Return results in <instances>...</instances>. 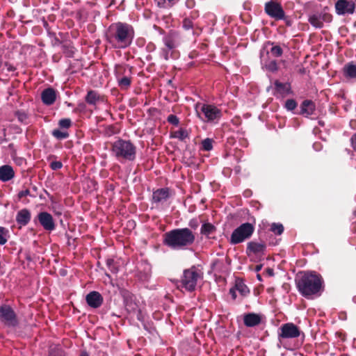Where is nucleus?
Wrapping results in <instances>:
<instances>
[{
	"mask_svg": "<svg viewBox=\"0 0 356 356\" xmlns=\"http://www.w3.org/2000/svg\"><path fill=\"white\" fill-rule=\"evenodd\" d=\"M106 37L112 47L124 49L131 44L134 38V31L128 24L117 22L109 26Z\"/></svg>",
	"mask_w": 356,
	"mask_h": 356,
	"instance_id": "nucleus-1",
	"label": "nucleus"
},
{
	"mask_svg": "<svg viewBox=\"0 0 356 356\" xmlns=\"http://www.w3.org/2000/svg\"><path fill=\"white\" fill-rule=\"evenodd\" d=\"M195 240V234L189 228H177L165 232L163 244L172 250H186Z\"/></svg>",
	"mask_w": 356,
	"mask_h": 356,
	"instance_id": "nucleus-2",
	"label": "nucleus"
},
{
	"mask_svg": "<svg viewBox=\"0 0 356 356\" xmlns=\"http://www.w3.org/2000/svg\"><path fill=\"white\" fill-rule=\"evenodd\" d=\"M296 283L300 294L309 299L321 291L323 280L321 277L316 273L308 272L298 275Z\"/></svg>",
	"mask_w": 356,
	"mask_h": 356,
	"instance_id": "nucleus-3",
	"label": "nucleus"
},
{
	"mask_svg": "<svg viewBox=\"0 0 356 356\" xmlns=\"http://www.w3.org/2000/svg\"><path fill=\"white\" fill-rule=\"evenodd\" d=\"M111 151L118 161H133L136 157V147L130 140H117L112 144Z\"/></svg>",
	"mask_w": 356,
	"mask_h": 356,
	"instance_id": "nucleus-4",
	"label": "nucleus"
},
{
	"mask_svg": "<svg viewBox=\"0 0 356 356\" xmlns=\"http://www.w3.org/2000/svg\"><path fill=\"white\" fill-rule=\"evenodd\" d=\"M202 278V273L195 266L184 270L181 277V286L188 291L195 289L199 280Z\"/></svg>",
	"mask_w": 356,
	"mask_h": 356,
	"instance_id": "nucleus-5",
	"label": "nucleus"
},
{
	"mask_svg": "<svg viewBox=\"0 0 356 356\" xmlns=\"http://www.w3.org/2000/svg\"><path fill=\"white\" fill-rule=\"evenodd\" d=\"M254 231V227L250 222L241 224L232 233L229 242L231 244H238L250 238Z\"/></svg>",
	"mask_w": 356,
	"mask_h": 356,
	"instance_id": "nucleus-6",
	"label": "nucleus"
},
{
	"mask_svg": "<svg viewBox=\"0 0 356 356\" xmlns=\"http://www.w3.org/2000/svg\"><path fill=\"white\" fill-rule=\"evenodd\" d=\"M200 111L204 115L202 120L207 122H218L222 116L221 111L211 104H202Z\"/></svg>",
	"mask_w": 356,
	"mask_h": 356,
	"instance_id": "nucleus-7",
	"label": "nucleus"
},
{
	"mask_svg": "<svg viewBox=\"0 0 356 356\" xmlns=\"http://www.w3.org/2000/svg\"><path fill=\"white\" fill-rule=\"evenodd\" d=\"M131 68L125 67L120 65L115 68V76L118 81L119 87L121 89H127L131 82V78L130 76Z\"/></svg>",
	"mask_w": 356,
	"mask_h": 356,
	"instance_id": "nucleus-8",
	"label": "nucleus"
},
{
	"mask_svg": "<svg viewBox=\"0 0 356 356\" xmlns=\"http://www.w3.org/2000/svg\"><path fill=\"white\" fill-rule=\"evenodd\" d=\"M0 320L8 327H16L18 321L13 309L8 305L0 307Z\"/></svg>",
	"mask_w": 356,
	"mask_h": 356,
	"instance_id": "nucleus-9",
	"label": "nucleus"
},
{
	"mask_svg": "<svg viewBox=\"0 0 356 356\" xmlns=\"http://www.w3.org/2000/svg\"><path fill=\"white\" fill-rule=\"evenodd\" d=\"M265 13L275 20L285 19V13L281 5L274 1H270L265 3Z\"/></svg>",
	"mask_w": 356,
	"mask_h": 356,
	"instance_id": "nucleus-10",
	"label": "nucleus"
},
{
	"mask_svg": "<svg viewBox=\"0 0 356 356\" xmlns=\"http://www.w3.org/2000/svg\"><path fill=\"white\" fill-rule=\"evenodd\" d=\"M308 21L314 28L321 29L324 22L332 21V15L327 13H316L309 16Z\"/></svg>",
	"mask_w": 356,
	"mask_h": 356,
	"instance_id": "nucleus-11",
	"label": "nucleus"
},
{
	"mask_svg": "<svg viewBox=\"0 0 356 356\" xmlns=\"http://www.w3.org/2000/svg\"><path fill=\"white\" fill-rule=\"evenodd\" d=\"M281 332L279 337L283 339L296 338L300 336L299 328L292 323H288L282 325L280 327Z\"/></svg>",
	"mask_w": 356,
	"mask_h": 356,
	"instance_id": "nucleus-12",
	"label": "nucleus"
},
{
	"mask_svg": "<svg viewBox=\"0 0 356 356\" xmlns=\"http://www.w3.org/2000/svg\"><path fill=\"white\" fill-rule=\"evenodd\" d=\"M355 8L353 0H338L335 3L336 12L339 15L353 14Z\"/></svg>",
	"mask_w": 356,
	"mask_h": 356,
	"instance_id": "nucleus-13",
	"label": "nucleus"
},
{
	"mask_svg": "<svg viewBox=\"0 0 356 356\" xmlns=\"http://www.w3.org/2000/svg\"><path fill=\"white\" fill-rule=\"evenodd\" d=\"M163 42L165 48L162 49L161 55L165 60H168L170 51L177 47L176 38L173 35H168L163 37Z\"/></svg>",
	"mask_w": 356,
	"mask_h": 356,
	"instance_id": "nucleus-14",
	"label": "nucleus"
},
{
	"mask_svg": "<svg viewBox=\"0 0 356 356\" xmlns=\"http://www.w3.org/2000/svg\"><path fill=\"white\" fill-rule=\"evenodd\" d=\"M38 220L42 227L47 231H52L55 229V223L52 216L46 211L38 213Z\"/></svg>",
	"mask_w": 356,
	"mask_h": 356,
	"instance_id": "nucleus-15",
	"label": "nucleus"
},
{
	"mask_svg": "<svg viewBox=\"0 0 356 356\" xmlns=\"http://www.w3.org/2000/svg\"><path fill=\"white\" fill-rule=\"evenodd\" d=\"M88 305L92 308L99 307L102 302L103 298L101 294L97 291L90 292L86 297Z\"/></svg>",
	"mask_w": 356,
	"mask_h": 356,
	"instance_id": "nucleus-16",
	"label": "nucleus"
},
{
	"mask_svg": "<svg viewBox=\"0 0 356 356\" xmlns=\"http://www.w3.org/2000/svg\"><path fill=\"white\" fill-rule=\"evenodd\" d=\"M56 91L52 88L44 89L41 93V99L44 104L52 105L56 99Z\"/></svg>",
	"mask_w": 356,
	"mask_h": 356,
	"instance_id": "nucleus-17",
	"label": "nucleus"
},
{
	"mask_svg": "<svg viewBox=\"0 0 356 356\" xmlns=\"http://www.w3.org/2000/svg\"><path fill=\"white\" fill-rule=\"evenodd\" d=\"M170 197V190L168 188H159L152 194V201L156 204L165 202Z\"/></svg>",
	"mask_w": 356,
	"mask_h": 356,
	"instance_id": "nucleus-18",
	"label": "nucleus"
},
{
	"mask_svg": "<svg viewBox=\"0 0 356 356\" xmlns=\"http://www.w3.org/2000/svg\"><path fill=\"white\" fill-rule=\"evenodd\" d=\"M266 249V245L264 243H257L250 241L247 245L246 252L248 255L250 254H260L263 253Z\"/></svg>",
	"mask_w": 356,
	"mask_h": 356,
	"instance_id": "nucleus-19",
	"label": "nucleus"
},
{
	"mask_svg": "<svg viewBox=\"0 0 356 356\" xmlns=\"http://www.w3.org/2000/svg\"><path fill=\"white\" fill-rule=\"evenodd\" d=\"M15 176L13 168L8 165H4L0 167V180L8 181L12 179Z\"/></svg>",
	"mask_w": 356,
	"mask_h": 356,
	"instance_id": "nucleus-20",
	"label": "nucleus"
},
{
	"mask_svg": "<svg viewBox=\"0 0 356 356\" xmlns=\"http://www.w3.org/2000/svg\"><path fill=\"white\" fill-rule=\"evenodd\" d=\"M31 220V213L26 209L19 211L16 216L17 222L22 226L26 225Z\"/></svg>",
	"mask_w": 356,
	"mask_h": 356,
	"instance_id": "nucleus-21",
	"label": "nucleus"
},
{
	"mask_svg": "<svg viewBox=\"0 0 356 356\" xmlns=\"http://www.w3.org/2000/svg\"><path fill=\"white\" fill-rule=\"evenodd\" d=\"M314 110V103L311 100L303 101L300 106V113L306 117L312 115Z\"/></svg>",
	"mask_w": 356,
	"mask_h": 356,
	"instance_id": "nucleus-22",
	"label": "nucleus"
},
{
	"mask_svg": "<svg viewBox=\"0 0 356 356\" xmlns=\"http://www.w3.org/2000/svg\"><path fill=\"white\" fill-rule=\"evenodd\" d=\"M244 324L247 327H254L261 322L260 316L254 313H250L244 316Z\"/></svg>",
	"mask_w": 356,
	"mask_h": 356,
	"instance_id": "nucleus-23",
	"label": "nucleus"
},
{
	"mask_svg": "<svg viewBox=\"0 0 356 356\" xmlns=\"http://www.w3.org/2000/svg\"><path fill=\"white\" fill-rule=\"evenodd\" d=\"M344 76L348 79H356V65L349 63L344 65L343 68Z\"/></svg>",
	"mask_w": 356,
	"mask_h": 356,
	"instance_id": "nucleus-24",
	"label": "nucleus"
},
{
	"mask_svg": "<svg viewBox=\"0 0 356 356\" xmlns=\"http://www.w3.org/2000/svg\"><path fill=\"white\" fill-rule=\"evenodd\" d=\"M85 100L88 104L95 106L101 100V96L96 91L89 90Z\"/></svg>",
	"mask_w": 356,
	"mask_h": 356,
	"instance_id": "nucleus-25",
	"label": "nucleus"
},
{
	"mask_svg": "<svg viewBox=\"0 0 356 356\" xmlns=\"http://www.w3.org/2000/svg\"><path fill=\"white\" fill-rule=\"evenodd\" d=\"M216 230V227L211 223H204L201 227V234L207 236H209Z\"/></svg>",
	"mask_w": 356,
	"mask_h": 356,
	"instance_id": "nucleus-26",
	"label": "nucleus"
},
{
	"mask_svg": "<svg viewBox=\"0 0 356 356\" xmlns=\"http://www.w3.org/2000/svg\"><path fill=\"white\" fill-rule=\"evenodd\" d=\"M275 86L276 90L281 94L288 92L290 89V86L289 83H283L280 82L279 81H276L275 82Z\"/></svg>",
	"mask_w": 356,
	"mask_h": 356,
	"instance_id": "nucleus-27",
	"label": "nucleus"
},
{
	"mask_svg": "<svg viewBox=\"0 0 356 356\" xmlns=\"http://www.w3.org/2000/svg\"><path fill=\"white\" fill-rule=\"evenodd\" d=\"M264 65L265 68L269 72H275L277 71V70H278L277 63L276 60H275L265 61L264 63Z\"/></svg>",
	"mask_w": 356,
	"mask_h": 356,
	"instance_id": "nucleus-28",
	"label": "nucleus"
},
{
	"mask_svg": "<svg viewBox=\"0 0 356 356\" xmlns=\"http://www.w3.org/2000/svg\"><path fill=\"white\" fill-rule=\"evenodd\" d=\"M157 5L160 8L171 7L177 3L179 0H156Z\"/></svg>",
	"mask_w": 356,
	"mask_h": 356,
	"instance_id": "nucleus-29",
	"label": "nucleus"
},
{
	"mask_svg": "<svg viewBox=\"0 0 356 356\" xmlns=\"http://www.w3.org/2000/svg\"><path fill=\"white\" fill-rule=\"evenodd\" d=\"M173 137L184 140L188 137V133L186 129H180L173 133Z\"/></svg>",
	"mask_w": 356,
	"mask_h": 356,
	"instance_id": "nucleus-30",
	"label": "nucleus"
},
{
	"mask_svg": "<svg viewBox=\"0 0 356 356\" xmlns=\"http://www.w3.org/2000/svg\"><path fill=\"white\" fill-rule=\"evenodd\" d=\"M270 230L277 235H280L284 232V227L282 224L273 223Z\"/></svg>",
	"mask_w": 356,
	"mask_h": 356,
	"instance_id": "nucleus-31",
	"label": "nucleus"
},
{
	"mask_svg": "<svg viewBox=\"0 0 356 356\" xmlns=\"http://www.w3.org/2000/svg\"><path fill=\"white\" fill-rule=\"evenodd\" d=\"M271 54L275 57H280L283 54V50L279 45H274L270 50Z\"/></svg>",
	"mask_w": 356,
	"mask_h": 356,
	"instance_id": "nucleus-32",
	"label": "nucleus"
},
{
	"mask_svg": "<svg viewBox=\"0 0 356 356\" xmlns=\"http://www.w3.org/2000/svg\"><path fill=\"white\" fill-rule=\"evenodd\" d=\"M236 290L238 291L242 296H245L249 293L248 288L243 283H236Z\"/></svg>",
	"mask_w": 356,
	"mask_h": 356,
	"instance_id": "nucleus-33",
	"label": "nucleus"
},
{
	"mask_svg": "<svg viewBox=\"0 0 356 356\" xmlns=\"http://www.w3.org/2000/svg\"><path fill=\"white\" fill-rule=\"evenodd\" d=\"M202 149L205 151H210L213 148V140L210 138H206L202 142Z\"/></svg>",
	"mask_w": 356,
	"mask_h": 356,
	"instance_id": "nucleus-34",
	"label": "nucleus"
},
{
	"mask_svg": "<svg viewBox=\"0 0 356 356\" xmlns=\"http://www.w3.org/2000/svg\"><path fill=\"white\" fill-rule=\"evenodd\" d=\"M53 136L57 139L61 140L68 137V134L66 131H62L59 129H55L52 132Z\"/></svg>",
	"mask_w": 356,
	"mask_h": 356,
	"instance_id": "nucleus-35",
	"label": "nucleus"
},
{
	"mask_svg": "<svg viewBox=\"0 0 356 356\" xmlns=\"http://www.w3.org/2000/svg\"><path fill=\"white\" fill-rule=\"evenodd\" d=\"M182 27L186 31L192 30L193 29V22L189 18H185L182 22Z\"/></svg>",
	"mask_w": 356,
	"mask_h": 356,
	"instance_id": "nucleus-36",
	"label": "nucleus"
},
{
	"mask_svg": "<svg viewBox=\"0 0 356 356\" xmlns=\"http://www.w3.org/2000/svg\"><path fill=\"white\" fill-rule=\"evenodd\" d=\"M296 106H297V103L294 99H287L286 101L285 108L288 111H293L296 108Z\"/></svg>",
	"mask_w": 356,
	"mask_h": 356,
	"instance_id": "nucleus-37",
	"label": "nucleus"
},
{
	"mask_svg": "<svg viewBox=\"0 0 356 356\" xmlns=\"http://www.w3.org/2000/svg\"><path fill=\"white\" fill-rule=\"evenodd\" d=\"M72 122L70 119L68 118H63L61 119L58 124L61 128L68 129L71 126Z\"/></svg>",
	"mask_w": 356,
	"mask_h": 356,
	"instance_id": "nucleus-38",
	"label": "nucleus"
},
{
	"mask_svg": "<svg viewBox=\"0 0 356 356\" xmlns=\"http://www.w3.org/2000/svg\"><path fill=\"white\" fill-rule=\"evenodd\" d=\"M167 121L173 125L177 126L179 123V118L175 115H170L167 118Z\"/></svg>",
	"mask_w": 356,
	"mask_h": 356,
	"instance_id": "nucleus-39",
	"label": "nucleus"
},
{
	"mask_svg": "<svg viewBox=\"0 0 356 356\" xmlns=\"http://www.w3.org/2000/svg\"><path fill=\"white\" fill-rule=\"evenodd\" d=\"M5 228L0 227V245H4L7 241V239L5 237Z\"/></svg>",
	"mask_w": 356,
	"mask_h": 356,
	"instance_id": "nucleus-40",
	"label": "nucleus"
},
{
	"mask_svg": "<svg viewBox=\"0 0 356 356\" xmlns=\"http://www.w3.org/2000/svg\"><path fill=\"white\" fill-rule=\"evenodd\" d=\"M50 167L53 170H56L63 167V163L58 161H52L50 164Z\"/></svg>",
	"mask_w": 356,
	"mask_h": 356,
	"instance_id": "nucleus-41",
	"label": "nucleus"
},
{
	"mask_svg": "<svg viewBox=\"0 0 356 356\" xmlns=\"http://www.w3.org/2000/svg\"><path fill=\"white\" fill-rule=\"evenodd\" d=\"M350 142L352 147L356 152V133L354 134L350 138Z\"/></svg>",
	"mask_w": 356,
	"mask_h": 356,
	"instance_id": "nucleus-42",
	"label": "nucleus"
},
{
	"mask_svg": "<svg viewBox=\"0 0 356 356\" xmlns=\"http://www.w3.org/2000/svg\"><path fill=\"white\" fill-rule=\"evenodd\" d=\"M30 195V191H29V190L26 189V190H24V191H20V192L18 193V197H19V198H22V197H26V196H27V195Z\"/></svg>",
	"mask_w": 356,
	"mask_h": 356,
	"instance_id": "nucleus-43",
	"label": "nucleus"
},
{
	"mask_svg": "<svg viewBox=\"0 0 356 356\" xmlns=\"http://www.w3.org/2000/svg\"><path fill=\"white\" fill-rule=\"evenodd\" d=\"M113 262H114L113 259H108L106 261V264L111 268V270L113 273H116L118 271L117 269L114 267H112Z\"/></svg>",
	"mask_w": 356,
	"mask_h": 356,
	"instance_id": "nucleus-44",
	"label": "nucleus"
},
{
	"mask_svg": "<svg viewBox=\"0 0 356 356\" xmlns=\"http://www.w3.org/2000/svg\"><path fill=\"white\" fill-rule=\"evenodd\" d=\"M189 226L191 228L195 229L198 227V222H197V220L193 219V220H190Z\"/></svg>",
	"mask_w": 356,
	"mask_h": 356,
	"instance_id": "nucleus-45",
	"label": "nucleus"
},
{
	"mask_svg": "<svg viewBox=\"0 0 356 356\" xmlns=\"http://www.w3.org/2000/svg\"><path fill=\"white\" fill-rule=\"evenodd\" d=\"M17 116L19 120H20L21 122L24 121L27 118V115L25 113H17Z\"/></svg>",
	"mask_w": 356,
	"mask_h": 356,
	"instance_id": "nucleus-46",
	"label": "nucleus"
},
{
	"mask_svg": "<svg viewBox=\"0 0 356 356\" xmlns=\"http://www.w3.org/2000/svg\"><path fill=\"white\" fill-rule=\"evenodd\" d=\"M229 293L232 295L233 299H236V289H231L229 290Z\"/></svg>",
	"mask_w": 356,
	"mask_h": 356,
	"instance_id": "nucleus-47",
	"label": "nucleus"
},
{
	"mask_svg": "<svg viewBox=\"0 0 356 356\" xmlns=\"http://www.w3.org/2000/svg\"><path fill=\"white\" fill-rule=\"evenodd\" d=\"M6 65L7 66V70L9 72H13L15 70V68L11 65H8L6 63Z\"/></svg>",
	"mask_w": 356,
	"mask_h": 356,
	"instance_id": "nucleus-48",
	"label": "nucleus"
},
{
	"mask_svg": "<svg viewBox=\"0 0 356 356\" xmlns=\"http://www.w3.org/2000/svg\"><path fill=\"white\" fill-rule=\"evenodd\" d=\"M261 269V265H258V266H256V268H255V270H256L257 272L259 271Z\"/></svg>",
	"mask_w": 356,
	"mask_h": 356,
	"instance_id": "nucleus-49",
	"label": "nucleus"
},
{
	"mask_svg": "<svg viewBox=\"0 0 356 356\" xmlns=\"http://www.w3.org/2000/svg\"><path fill=\"white\" fill-rule=\"evenodd\" d=\"M268 272L269 275H273V270L272 269H268Z\"/></svg>",
	"mask_w": 356,
	"mask_h": 356,
	"instance_id": "nucleus-50",
	"label": "nucleus"
},
{
	"mask_svg": "<svg viewBox=\"0 0 356 356\" xmlns=\"http://www.w3.org/2000/svg\"><path fill=\"white\" fill-rule=\"evenodd\" d=\"M80 356H88V355L86 353H83Z\"/></svg>",
	"mask_w": 356,
	"mask_h": 356,
	"instance_id": "nucleus-51",
	"label": "nucleus"
},
{
	"mask_svg": "<svg viewBox=\"0 0 356 356\" xmlns=\"http://www.w3.org/2000/svg\"><path fill=\"white\" fill-rule=\"evenodd\" d=\"M257 278H258L259 280H261V275H257Z\"/></svg>",
	"mask_w": 356,
	"mask_h": 356,
	"instance_id": "nucleus-52",
	"label": "nucleus"
},
{
	"mask_svg": "<svg viewBox=\"0 0 356 356\" xmlns=\"http://www.w3.org/2000/svg\"><path fill=\"white\" fill-rule=\"evenodd\" d=\"M196 113H197V115L201 118L202 117H201V116H200V115L199 114L198 111H196Z\"/></svg>",
	"mask_w": 356,
	"mask_h": 356,
	"instance_id": "nucleus-53",
	"label": "nucleus"
},
{
	"mask_svg": "<svg viewBox=\"0 0 356 356\" xmlns=\"http://www.w3.org/2000/svg\"><path fill=\"white\" fill-rule=\"evenodd\" d=\"M286 24H287V25H289V26H290V25H291V24H290V23H289V22H286Z\"/></svg>",
	"mask_w": 356,
	"mask_h": 356,
	"instance_id": "nucleus-54",
	"label": "nucleus"
},
{
	"mask_svg": "<svg viewBox=\"0 0 356 356\" xmlns=\"http://www.w3.org/2000/svg\"><path fill=\"white\" fill-rule=\"evenodd\" d=\"M341 356H348V355H341Z\"/></svg>",
	"mask_w": 356,
	"mask_h": 356,
	"instance_id": "nucleus-55",
	"label": "nucleus"
}]
</instances>
